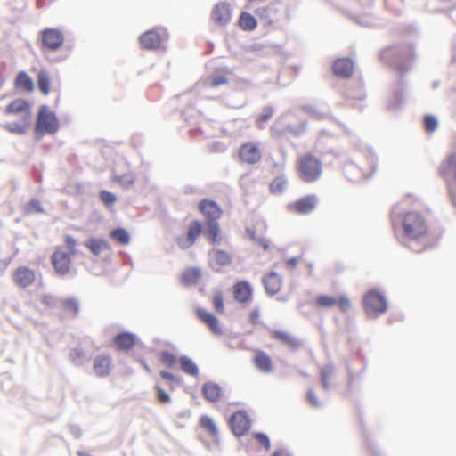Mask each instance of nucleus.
I'll return each mask as SVG.
<instances>
[{"instance_id": "8fccbe9b", "label": "nucleus", "mask_w": 456, "mask_h": 456, "mask_svg": "<svg viewBox=\"0 0 456 456\" xmlns=\"http://www.w3.org/2000/svg\"><path fill=\"white\" fill-rule=\"evenodd\" d=\"M315 301L317 305L322 308H330L337 304V298L329 295H319Z\"/></svg>"}, {"instance_id": "aec40b11", "label": "nucleus", "mask_w": 456, "mask_h": 456, "mask_svg": "<svg viewBox=\"0 0 456 456\" xmlns=\"http://www.w3.org/2000/svg\"><path fill=\"white\" fill-rule=\"evenodd\" d=\"M201 393L203 397L210 402H218L223 395L222 387L216 382L207 381L202 385Z\"/></svg>"}, {"instance_id": "423d86ee", "label": "nucleus", "mask_w": 456, "mask_h": 456, "mask_svg": "<svg viewBox=\"0 0 456 456\" xmlns=\"http://www.w3.org/2000/svg\"><path fill=\"white\" fill-rule=\"evenodd\" d=\"M299 177L305 183H314L322 175L321 161L311 154L301 158L298 167Z\"/></svg>"}, {"instance_id": "69168bd1", "label": "nucleus", "mask_w": 456, "mask_h": 456, "mask_svg": "<svg viewBox=\"0 0 456 456\" xmlns=\"http://www.w3.org/2000/svg\"><path fill=\"white\" fill-rule=\"evenodd\" d=\"M176 243L182 249H186L192 246L195 241L190 240V238L186 235V237H178Z\"/></svg>"}, {"instance_id": "052dcab7", "label": "nucleus", "mask_w": 456, "mask_h": 456, "mask_svg": "<svg viewBox=\"0 0 456 456\" xmlns=\"http://www.w3.org/2000/svg\"><path fill=\"white\" fill-rule=\"evenodd\" d=\"M306 398L311 405L315 408L322 407V403L319 401L315 392L313 389H308L306 391Z\"/></svg>"}, {"instance_id": "72a5a7b5", "label": "nucleus", "mask_w": 456, "mask_h": 456, "mask_svg": "<svg viewBox=\"0 0 456 456\" xmlns=\"http://www.w3.org/2000/svg\"><path fill=\"white\" fill-rule=\"evenodd\" d=\"M110 237L117 243L126 246L130 243L131 237L126 229L117 227L110 231Z\"/></svg>"}, {"instance_id": "ea45409f", "label": "nucleus", "mask_w": 456, "mask_h": 456, "mask_svg": "<svg viewBox=\"0 0 456 456\" xmlns=\"http://www.w3.org/2000/svg\"><path fill=\"white\" fill-rule=\"evenodd\" d=\"M273 108L270 105H266L262 109V112L256 117V124L258 128L264 129L263 124L270 120L273 115Z\"/></svg>"}, {"instance_id": "20e7f679", "label": "nucleus", "mask_w": 456, "mask_h": 456, "mask_svg": "<svg viewBox=\"0 0 456 456\" xmlns=\"http://www.w3.org/2000/svg\"><path fill=\"white\" fill-rule=\"evenodd\" d=\"M439 175L446 183L452 204L456 207V153L450 154L439 166Z\"/></svg>"}, {"instance_id": "4be33fe9", "label": "nucleus", "mask_w": 456, "mask_h": 456, "mask_svg": "<svg viewBox=\"0 0 456 456\" xmlns=\"http://www.w3.org/2000/svg\"><path fill=\"white\" fill-rule=\"evenodd\" d=\"M136 335L129 331L119 332L113 338L118 348L124 351L130 350L136 344Z\"/></svg>"}, {"instance_id": "6ab92c4d", "label": "nucleus", "mask_w": 456, "mask_h": 456, "mask_svg": "<svg viewBox=\"0 0 456 456\" xmlns=\"http://www.w3.org/2000/svg\"><path fill=\"white\" fill-rule=\"evenodd\" d=\"M36 280V273L33 270L26 266L19 267L14 273L15 283L22 288H28Z\"/></svg>"}, {"instance_id": "f03ea898", "label": "nucleus", "mask_w": 456, "mask_h": 456, "mask_svg": "<svg viewBox=\"0 0 456 456\" xmlns=\"http://www.w3.org/2000/svg\"><path fill=\"white\" fill-rule=\"evenodd\" d=\"M404 240L401 243L415 253H420L428 248L427 243H422L424 236L428 232V225L425 218L416 211H411L404 215L402 220Z\"/></svg>"}, {"instance_id": "bf43d9fd", "label": "nucleus", "mask_w": 456, "mask_h": 456, "mask_svg": "<svg viewBox=\"0 0 456 456\" xmlns=\"http://www.w3.org/2000/svg\"><path fill=\"white\" fill-rule=\"evenodd\" d=\"M339 309L343 313H346L352 306V304L346 295H341L337 300Z\"/></svg>"}, {"instance_id": "9b49d317", "label": "nucleus", "mask_w": 456, "mask_h": 456, "mask_svg": "<svg viewBox=\"0 0 456 456\" xmlns=\"http://www.w3.org/2000/svg\"><path fill=\"white\" fill-rule=\"evenodd\" d=\"M318 203V198L315 194H308L293 203L289 204L288 208L300 215H307L313 212Z\"/></svg>"}, {"instance_id": "ddd939ff", "label": "nucleus", "mask_w": 456, "mask_h": 456, "mask_svg": "<svg viewBox=\"0 0 456 456\" xmlns=\"http://www.w3.org/2000/svg\"><path fill=\"white\" fill-rule=\"evenodd\" d=\"M262 283L265 293L268 296H274L281 289L283 279L278 273L271 271L263 276Z\"/></svg>"}, {"instance_id": "6e6d98bb", "label": "nucleus", "mask_w": 456, "mask_h": 456, "mask_svg": "<svg viewBox=\"0 0 456 456\" xmlns=\"http://www.w3.org/2000/svg\"><path fill=\"white\" fill-rule=\"evenodd\" d=\"M154 389L156 391V398L160 403H168L171 401V397L167 391L160 387L159 385H155Z\"/></svg>"}, {"instance_id": "e433bc0d", "label": "nucleus", "mask_w": 456, "mask_h": 456, "mask_svg": "<svg viewBox=\"0 0 456 456\" xmlns=\"http://www.w3.org/2000/svg\"><path fill=\"white\" fill-rule=\"evenodd\" d=\"M211 257L219 266H227L232 262L231 255L219 248L213 249Z\"/></svg>"}, {"instance_id": "13d9d810", "label": "nucleus", "mask_w": 456, "mask_h": 456, "mask_svg": "<svg viewBox=\"0 0 456 456\" xmlns=\"http://www.w3.org/2000/svg\"><path fill=\"white\" fill-rule=\"evenodd\" d=\"M254 438L256 441L265 450H269L271 447V442L268 436L263 432L254 433Z\"/></svg>"}, {"instance_id": "a18cd8bd", "label": "nucleus", "mask_w": 456, "mask_h": 456, "mask_svg": "<svg viewBox=\"0 0 456 456\" xmlns=\"http://www.w3.org/2000/svg\"><path fill=\"white\" fill-rule=\"evenodd\" d=\"M307 121H300L297 125L286 124V133H290L294 136L299 137L306 131Z\"/></svg>"}, {"instance_id": "58836bf2", "label": "nucleus", "mask_w": 456, "mask_h": 456, "mask_svg": "<svg viewBox=\"0 0 456 456\" xmlns=\"http://www.w3.org/2000/svg\"><path fill=\"white\" fill-rule=\"evenodd\" d=\"M288 184V180L285 175L275 177L269 185L270 191L273 194H281L284 191Z\"/></svg>"}, {"instance_id": "de8ad7c7", "label": "nucleus", "mask_w": 456, "mask_h": 456, "mask_svg": "<svg viewBox=\"0 0 456 456\" xmlns=\"http://www.w3.org/2000/svg\"><path fill=\"white\" fill-rule=\"evenodd\" d=\"M423 126L427 133H433L437 129L438 119L434 115L427 114L423 118Z\"/></svg>"}, {"instance_id": "6e6552de", "label": "nucleus", "mask_w": 456, "mask_h": 456, "mask_svg": "<svg viewBox=\"0 0 456 456\" xmlns=\"http://www.w3.org/2000/svg\"><path fill=\"white\" fill-rule=\"evenodd\" d=\"M42 45L46 49L55 52L64 43V36L61 30L53 28H46L40 32Z\"/></svg>"}, {"instance_id": "7ed1b4c3", "label": "nucleus", "mask_w": 456, "mask_h": 456, "mask_svg": "<svg viewBox=\"0 0 456 456\" xmlns=\"http://www.w3.org/2000/svg\"><path fill=\"white\" fill-rule=\"evenodd\" d=\"M60 128L56 114L50 110L48 105H41L37 116L34 132L37 140L45 134H54Z\"/></svg>"}, {"instance_id": "4468645a", "label": "nucleus", "mask_w": 456, "mask_h": 456, "mask_svg": "<svg viewBox=\"0 0 456 456\" xmlns=\"http://www.w3.org/2000/svg\"><path fill=\"white\" fill-rule=\"evenodd\" d=\"M195 314H196V316L198 317V319L201 322H203L210 330V331L213 334H215V335L222 334V329H221L219 321L214 314H212L201 307H198L196 309Z\"/></svg>"}, {"instance_id": "4c0bfd02", "label": "nucleus", "mask_w": 456, "mask_h": 456, "mask_svg": "<svg viewBox=\"0 0 456 456\" xmlns=\"http://www.w3.org/2000/svg\"><path fill=\"white\" fill-rule=\"evenodd\" d=\"M200 424L212 437L217 438L218 429L212 418L208 415H203L200 419Z\"/></svg>"}, {"instance_id": "2f4dec72", "label": "nucleus", "mask_w": 456, "mask_h": 456, "mask_svg": "<svg viewBox=\"0 0 456 456\" xmlns=\"http://www.w3.org/2000/svg\"><path fill=\"white\" fill-rule=\"evenodd\" d=\"M238 26L244 31H253L257 27V20L251 13L242 12L238 20Z\"/></svg>"}, {"instance_id": "c03bdc74", "label": "nucleus", "mask_w": 456, "mask_h": 456, "mask_svg": "<svg viewBox=\"0 0 456 456\" xmlns=\"http://www.w3.org/2000/svg\"><path fill=\"white\" fill-rule=\"evenodd\" d=\"M99 199L107 208H111L118 200L113 192L107 190H102L99 192Z\"/></svg>"}, {"instance_id": "2eb2a0df", "label": "nucleus", "mask_w": 456, "mask_h": 456, "mask_svg": "<svg viewBox=\"0 0 456 456\" xmlns=\"http://www.w3.org/2000/svg\"><path fill=\"white\" fill-rule=\"evenodd\" d=\"M211 18L220 26L228 24L232 18L231 5L226 2L217 3L212 10Z\"/></svg>"}, {"instance_id": "4d7b16f0", "label": "nucleus", "mask_w": 456, "mask_h": 456, "mask_svg": "<svg viewBox=\"0 0 456 456\" xmlns=\"http://www.w3.org/2000/svg\"><path fill=\"white\" fill-rule=\"evenodd\" d=\"M159 376L171 383H173L175 386H181L183 379L182 378L175 376L172 372H169L167 370H162L159 371Z\"/></svg>"}, {"instance_id": "f257e3e1", "label": "nucleus", "mask_w": 456, "mask_h": 456, "mask_svg": "<svg viewBox=\"0 0 456 456\" xmlns=\"http://www.w3.org/2000/svg\"><path fill=\"white\" fill-rule=\"evenodd\" d=\"M380 57L387 61L393 68L401 75L397 83L392 89V96L387 102V109L391 111L399 110L405 102V94L408 86L403 75L412 68V62L416 60L414 45H401L384 49Z\"/></svg>"}, {"instance_id": "680f3d73", "label": "nucleus", "mask_w": 456, "mask_h": 456, "mask_svg": "<svg viewBox=\"0 0 456 456\" xmlns=\"http://www.w3.org/2000/svg\"><path fill=\"white\" fill-rule=\"evenodd\" d=\"M228 83V78L222 74H217L212 77L210 85L212 87H218L221 85Z\"/></svg>"}, {"instance_id": "473e14b6", "label": "nucleus", "mask_w": 456, "mask_h": 456, "mask_svg": "<svg viewBox=\"0 0 456 456\" xmlns=\"http://www.w3.org/2000/svg\"><path fill=\"white\" fill-rule=\"evenodd\" d=\"M181 370L188 375L196 377L199 374L198 365L187 355H181L178 359Z\"/></svg>"}, {"instance_id": "79ce46f5", "label": "nucleus", "mask_w": 456, "mask_h": 456, "mask_svg": "<svg viewBox=\"0 0 456 456\" xmlns=\"http://www.w3.org/2000/svg\"><path fill=\"white\" fill-rule=\"evenodd\" d=\"M202 232H203L202 224L198 220H194L190 223L186 235L192 241H196L199 235Z\"/></svg>"}, {"instance_id": "1a4fd4ad", "label": "nucleus", "mask_w": 456, "mask_h": 456, "mask_svg": "<svg viewBox=\"0 0 456 456\" xmlns=\"http://www.w3.org/2000/svg\"><path fill=\"white\" fill-rule=\"evenodd\" d=\"M5 115H17L21 114L20 118H24L25 121L32 119V105L31 103L23 98H17L11 102L4 110Z\"/></svg>"}, {"instance_id": "a19ab883", "label": "nucleus", "mask_w": 456, "mask_h": 456, "mask_svg": "<svg viewBox=\"0 0 456 456\" xmlns=\"http://www.w3.org/2000/svg\"><path fill=\"white\" fill-rule=\"evenodd\" d=\"M286 124H284L282 117H280L273 123L270 132L273 137L281 138L286 134Z\"/></svg>"}, {"instance_id": "338daca9", "label": "nucleus", "mask_w": 456, "mask_h": 456, "mask_svg": "<svg viewBox=\"0 0 456 456\" xmlns=\"http://www.w3.org/2000/svg\"><path fill=\"white\" fill-rule=\"evenodd\" d=\"M399 210L400 209H399L398 205L394 206V208L391 210L390 215H391V221H392L393 225H395L396 222H399V216H400Z\"/></svg>"}, {"instance_id": "f3484780", "label": "nucleus", "mask_w": 456, "mask_h": 456, "mask_svg": "<svg viewBox=\"0 0 456 456\" xmlns=\"http://www.w3.org/2000/svg\"><path fill=\"white\" fill-rule=\"evenodd\" d=\"M332 69L336 77L348 78L354 71L353 61L348 57L338 58L334 61Z\"/></svg>"}, {"instance_id": "7c9ffc66", "label": "nucleus", "mask_w": 456, "mask_h": 456, "mask_svg": "<svg viewBox=\"0 0 456 456\" xmlns=\"http://www.w3.org/2000/svg\"><path fill=\"white\" fill-rule=\"evenodd\" d=\"M64 312L77 317L80 312V303L75 297H69L61 299L60 304Z\"/></svg>"}, {"instance_id": "393cba45", "label": "nucleus", "mask_w": 456, "mask_h": 456, "mask_svg": "<svg viewBox=\"0 0 456 456\" xmlns=\"http://www.w3.org/2000/svg\"><path fill=\"white\" fill-rule=\"evenodd\" d=\"M203 226L202 234L207 237L211 243L217 244L221 241L219 238L220 233V226L217 220H206Z\"/></svg>"}, {"instance_id": "e2e57ef3", "label": "nucleus", "mask_w": 456, "mask_h": 456, "mask_svg": "<svg viewBox=\"0 0 456 456\" xmlns=\"http://www.w3.org/2000/svg\"><path fill=\"white\" fill-rule=\"evenodd\" d=\"M357 22L364 27H374L376 25L374 19L369 15H362L358 17Z\"/></svg>"}, {"instance_id": "0e129e2a", "label": "nucleus", "mask_w": 456, "mask_h": 456, "mask_svg": "<svg viewBox=\"0 0 456 456\" xmlns=\"http://www.w3.org/2000/svg\"><path fill=\"white\" fill-rule=\"evenodd\" d=\"M366 444L368 449L373 456H382V452L375 443L366 436Z\"/></svg>"}, {"instance_id": "5fc2aeb1", "label": "nucleus", "mask_w": 456, "mask_h": 456, "mask_svg": "<svg viewBox=\"0 0 456 456\" xmlns=\"http://www.w3.org/2000/svg\"><path fill=\"white\" fill-rule=\"evenodd\" d=\"M346 97L351 99H356L362 101L366 97L365 90L362 84H358L357 88L355 90H347L346 92Z\"/></svg>"}, {"instance_id": "864d4df0", "label": "nucleus", "mask_w": 456, "mask_h": 456, "mask_svg": "<svg viewBox=\"0 0 456 456\" xmlns=\"http://www.w3.org/2000/svg\"><path fill=\"white\" fill-rule=\"evenodd\" d=\"M212 303L214 309L216 313L223 314L224 311V304L223 292L221 290L216 291L213 295Z\"/></svg>"}, {"instance_id": "a211bd4d", "label": "nucleus", "mask_w": 456, "mask_h": 456, "mask_svg": "<svg viewBox=\"0 0 456 456\" xmlns=\"http://www.w3.org/2000/svg\"><path fill=\"white\" fill-rule=\"evenodd\" d=\"M199 210L206 216L207 220H217L222 213L219 205L211 200H201L199 202Z\"/></svg>"}, {"instance_id": "49530a36", "label": "nucleus", "mask_w": 456, "mask_h": 456, "mask_svg": "<svg viewBox=\"0 0 456 456\" xmlns=\"http://www.w3.org/2000/svg\"><path fill=\"white\" fill-rule=\"evenodd\" d=\"M69 359L76 366L84 364L86 355L82 348H73L69 353Z\"/></svg>"}, {"instance_id": "603ef678", "label": "nucleus", "mask_w": 456, "mask_h": 456, "mask_svg": "<svg viewBox=\"0 0 456 456\" xmlns=\"http://www.w3.org/2000/svg\"><path fill=\"white\" fill-rule=\"evenodd\" d=\"M367 159H368V162L370 166V168H371V174L370 175H365L362 171V176H364L366 179H369L376 172L377 170V167H378V157L376 156L375 152L373 151V150L371 149H369L368 150V154H367Z\"/></svg>"}, {"instance_id": "774afa93", "label": "nucleus", "mask_w": 456, "mask_h": 456, "mask_svg": "<svg viewBox=\"0 0 456 456\" xmlns=\"http://www.w3.org/2000/svg\"><path fill=\"white\" fill-rule=\"evenodd\" d=\"M258 319H259V310L257 308H255L249 314V322L252 324L256 325L259 322Z\"/></svg>"}, {"instance_id": "f8f14e48", "label": "nucleus", "mask_w": 456, "mask_h": 456, "mask_svg": "<svg viewBox=\"0 0 456 456\" xmlns=\"http://www.w3.org/2000/svg\"><path fill=\"white\" fill-rule=\"evenodd\" d=\"M52 265L59 276H65L70 271L71 258L69 254L56 250L51 256Z\"/></svg>"}, {"instance_id": "dca6fc26", "label": "nucleus", "mask_w": 456, "mask_h": 456, "mask_svg": "<svg viewBox=\"0 0 456 456\" xmlns=\"http://www.w3.org/2000/svg\"><path fill=\"white\" fill-rule=\"evenodd\" d=\"M233 297L241 304L248 303L252 300L253 289L248 281H239L233 285Z\"/></svg>"}, {"instance_id": "5701e85b", "label": "nucleus", "mask_w": 456, "mask_h": 456, "mask_svg": "<svg viewBox=\"0 0 456 456\" xmlns=\"http://www.w3.org/2000/svg\"><path fill=\"white\" fill-rule=\"evenodd\" d=\"M272 336L285 344L291 350H297L303 346L302 340L298 338L295 337L292 334H289L286 331L274 330L272 331Z\"/></svg>"}, {"instance_id": "c756f323", "label": "nucleus", "mask_w": 456, "mask_h": 456, "mask_svg": "<svg viewBox=\"0 0 456 456\" xmlns=\"http://www.w3.org/2000/svg\"><path fill=\"white\" fill-rule=\"evenodd\" d=\"M31 125V119L25 121L24 118H20V121L16 122H6L2 126L6 129L9 133L23 135L27 133L28 128Z\"/></svg>"}, {"instance_id": "3c124183", "label": "nucleus", "mask_w": 456, "mask_h": 456, "mask_svg": "<svg viewBox=\"0 0 456 456\" xmlns=\"http://www.w3.org/2000/svg\"><path fill=\"white\" fill-rule=\"evenodd\" d=\"M61 299L52 294H44L40 297L41 303L50 309L57 307L61 304Z\"/></svg>"}, {"instance_id": "b1692460", "label": "nucleus", "mask_w": 456, "mask_h": 456, "mask_svg": "<svg viewBox=\"0 0 456 456\" xmlns=\"http://www.w3.org/2000/svg\"><path fill=\"white\" fill-rule=\"evenodd\" d=\"M253 362L257 370L263 373H270L273 370L272 358L262 350L256 352Z\"/></svg>"}, {"instance_id": "bb28decb", "label": "nucleus", "mask_w": 456, "mask_h": 456, "mask_svg": "<svg viewBox=\"0 0 456 456\" xmlns=\"http://www.w3.org/2000/svg\"><path fill=\"white\" fill-rule=\"evenodd\" d=\"M111 359L107 355H97L94 360V370L99 377H107L110 373Z\"/></svg>"}, {"instance_id": "0eeeda50", "label": "nucleus", "mask_w": 456, "mask_h": 456, "mask_svg": "<svg viewBox=\"0 0 456 456\" xmlns=\"http://www.w3.org/2000/svg\"><path fill=\"white\" fill-rule=\"evenodd\" d=\"M232 432L237 437L243 436L251 428V420L244 410L233 412L229 419Z\"/></svg>"}, {"instance_id": "09e8293b", "label": "nucleus", "mask_w": 456, "mask_h": 456, "mask_svg": "<svg viewBox=\"0 0 456 456\" xmlns=\"http://www.w3.org/2000/svg\"><path fill=\"white\" fill-rule=\"evenodd\" d=\"M159 359L160 362L169 369L174 368L177 362L176 356L167 350L160 352Z\"/></svg>"}, {"instance_id": "9d476101", "label": "nucleus", "mask_w": 456, "mask_h": 456, "mask_svg": "<svg viewBox=\"0 0 456 456\" xmlns=\"http://www.w3.org/2000/svg\"><path fill=\"white\" fill-rule=\"evenodd\" d=\"M167 32L164 28H152L142 33L139 37V42L142 48L146 50H156L160 46L164 35Z\"/></svg>"}, {"instance_id": "39448f33", "label": "nucleus", "mask_w": 456, "mask_h": 456, "mask_svg": "<svg viewBox=\"0 0 456 456\" xmlns=\"http://www.w3.org/2000/svg\"><path fill=\"white\" fill-rule=\"evenodd\" d=\"M362 305L367 315L376 318L387 310V301L385 295L378 289H370L362 298Z\"/></svg>"}, {"instance_id": "412c9836", "label": "nucleus", "mask_w": 456, "mask_h": 456, "mask_svg": "<svg viewBox=\"0 0 456 456\" xmlns=\"http://www.w3.org/2000/svg\"><path fill=\"white\" fill-rule=\"evenodd\" d=\"M240 157L243 162L256 164L259 161L261 154L256 145L245 143L240 149Z\"/></svg>"}, {"instance_id": "a878e982", "label": "nucleus", "mask_w": 456, "mask_h": 456, "mask_svg": "<svg viewBox=\"0 0 456 456\" xmlns=\"http://www.w3.org/2000/svg\"><path fill=\"white\" fill-rule=\"evenodd\" d=\"M83 245L86 247L94 256H98L102 250L110 249L108 241L98 237H90L83 242Z\"/></svg>"}, {"instance_id": "cd10ccee", "label": "nucleus", "mask_w": 456, "mask_h": 456, "mask_svg": "<svg viewBox=\"0 0 456 456\" xmlns=\"http://www.w3.org/2000/svg\"><path fill=\"white\" fill-rule=\"evenodd\" d=\"M14 86L16 89L30 93L34 90L35 85L33 79L28 74L21 70L20 71L14 80Z\"/></svg>"}, {"instance_id": "c85d7f7f", "label": "nucleus", "mask_w": 456, "mask_h": 456, "mask_svg": "<svg viewBox=\"0 0 456 456\" xmlns=\"http://www.w3.org/2000/svg\"><path fill=\"white\" fill-rule=\"evenodd\" d=\"M201 275L200 268L197 266L188 267L181 274V282L184 286L195 285L200 279Z\"/></svg>"}, {"instance_id": "f704fd0d", "label": "nucleus", "mask_w": 456, "mask_h": 456, "mask_svg": "<svg viewBox=\"0 0 456 456\" xmlns=\"http://www.w3.org/2000/svg\"><path fill=\"white\" fill-rule=\"evenodd\" d=\"M334 370L335 365L331 362L320 367V382L326 391L330 387L329 378L333 374Z\"/></svg>"}, {"instance_id": "37998d69", "label": "nucleus", "mask_w": 456, "mask_h": 456, "mask_svg": "<svg viewBox=\"0 0 456 456\" xmlns=\"http://www.w3.org/2000/svg\"><path fill=\"white\" fill-rule=\"evenodd\" d=\"M24 212L26 215H33L36 213H45V209L41 205V202L36 199H31L24 207Z\"/></svg>"}, {"instance_id": "c9c22d12", "label": "nucleus", "mask_w": 456, "mask_h": 456, "mask_svg": "<svg viewBox=\"0 0 456 456\" xmlns=\"http://www.w3.org/2000/svg\"><path fill=\"white\" fill-rule=\"evenodd\" d=\"M37 84L38 90L44 94L47 95L50 92V77L46 70L42 69L38 72L37 77Z\"/></svg>"}]
</instances>
